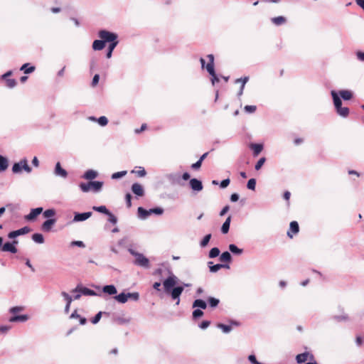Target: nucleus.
<instances>
[{
	"label": "nucleus",
	"instance_id": "nucleus-1",
	"mask_svg": "<svg viewBox=\"0 0 364 364\" xmlns=\"http://www.w3.org/2000/svg\"><path fill=\"white\" fill-rule=\"evenodd\" d=\"M178 282V278L172 272L170 275L163 282V286L166 294L171 296V299L176 301V304L178 305L180 303V296L184 290V287L191 286V284L182 283L181 285L176 286Z\"/></svg>",
	"mask_w": 364,
	"mask_h": 364
},
{
	"label": "nucleus",
	"instance_id": "nucleus-2",
	"mask_svg": "<svg viewBox=\"0 0 364 364\" xmlns=\"http://www.w3.org/2000/svg\"><path fill=\"white\" fill-rule=\"evenodd\" d=\"M333 105L336 113L341 117L346 118L349 115L350 110L347 107H342V101L336 91L332 90L331 92Z\"/></svg>",
	"mask_w": 364,
	"mask_h": 364
},
{
	"label": "nucleus",
	"instance_id": "nucleus-3",
	"mask_svg": "<svg viewBox=\"0 0 364 364\" xmlns=\"http://www.w3.org/2000/svg\"><path fill=\"white\" fill-rule=\"evenodd\" d=\"M129 253L135 257L134 264L136 266L141 267L146 269L150 267L149 260L143 254L137 252L132 249H129Z\"/></svg>",
	"mask_w": 364,
	"mask_h": 364
},
{
	"label": "nucleus",
	"instance_id": "nucleus-4",
	"mask_svg": "<svg viewBox=\"0 0 364 364\" xmlns=\"http://www.w3.org/2000/svg\"><path fill=\"white\" fill-rule=\"evenodd\" d=\"M164 209L161 207H156L146 210L142 207H139L137 212L139 218L144 220L147 218L151 214L162 215L164 213Z\"/></svg>",
	"mask_w": 364,
	"mask_h": 364
},
{
	"label": "nucleus",
	"instance_id": "nucleus-5",
	"mask_svg": "<svg viewBox=\"0 0 364 364\" xmlns=\"http://www.w3.org/2000/svg\"><path fill=\"white\" fill-rule=\"evenodd\" d=\"M22 170L27 173H31L32 168L28 166V161L26 158L21 159L20 161L15 163L12 166V171L14 173H18Z\"/></svg>",
	"mask_w": 364,
	"mask_h": 364
},
{
	"label": "nucleus",
	"instance_id": "nucleus-6",
	"mask_svg": "<svg viewBox=\"0 0 364 364\" xmlns=\"http://www.w3.org/2000/svg\"><path fill=\"white\" fill-rule=\"evenodd\" d=\"M98 36L106 43L118 42L117 35L115 33L108 31L107 30H100L98 32Z\"/></svg>",
	"mask_w": 364,
	"mask_h": 364
},
{
	"label": "nucleus",
	"instance_id": "nucleus-7",
	"mask_svg": "<svg viewBox=\"0 0 364 364\" xmlns=\"http://www.w3.org/2000/svg\"><path fill=\"white\" fill-rule=\"evenodd\" d=\"M73 293H80L81 295L85 296H97V294L87 287H83L81 284H77V287L72 290Z\"/></svg>",
	"mask_w": 364,
	"mask_h": 364
},
{
	"label": "nucleus",
	"instance_id": "nucleus-8",
	"mask_svg": "<svg viewBox=\"0 0 364 364\" xmlns=\"http://www.w3.org/2000/svg\"><path fill=\"white\" fill-rule=\"evenodd\" d=\"M53 173L55 176H58L62 178H66L68 175V171L61 166L60 162H57L55 164Z\"/></svg>",
	"mask_w": 364,
	"mask_h": 364
},
{
	"label": "nucleus",
	"instance_id": "nucleus-9",
	"mask_svg": "<svg viewBox=\"0 0 364 364\" xmlns=\"http://www.w3.org/2000/svg\"><path fill=\"white\" fill-rule=\"evenodd\" d=\"M92 214V212L75 213L73 221L74 223L85 221L90 218Z\"/></svg>",
	"mask_w": 364,
	"mask_h": 364
},
{
	"label": "nucleus",
	"instance_id": "nucleus-10",
	"mask_svg": "<svg viewBox=\"0 0 364 364\" xmlns=\"http://www.w3.org/2000/svg\"><path fill=\"white\" fill-rule=\"evenodd\" d=\"M30 230H31V229L28 227L26 226V227L20 228L17 230L10 232L8 234V237L10 239H14L15 237H16L18 236L25 235V234L29 232Z\"/></svg>",
	"mask_w": 364,
	"mask_h": 364
},
{
	"label": "nucleus",
	"instance_id": "nucleus-11",
	"mask_svg": "<svg viewBox=\"0 0 364 364\" xmlns=\"http://www.w3.org/2000/svg\"><path fill=\"white\" fill-rule=\"evenodd\" d=\"M208 266L209 267L210 272L212 273H215L222 268L230 269V265L228 264H213V262L211 261L208 262Z\"/></svg>",
	"mask_w": 364,
	"mask_h": 364
},
{
	"label": "nucleus",
	"instance_id": "nucleus-12",
	"mask_svg": "<svg viewBox=\"0 0 364 364\" xmlns=\"http://www.w3.org/2000/svg\"><path fill=\"white\" fill-rule=\"evenodd\" d=\"M43 212V208L39 207L36 208H33L31 210L29 214L25 216V218L28 221H32L36 219V218L40 215Z\"/></svg>",
	"mask_w": 364,
	"mask_h": 364
},
{
	"label": "nucleus",
	"instance_id": "nucleus-13",
	"mask_svg": "<svg viewBox=\"0 0 364 364\" xmlns=\"http://www.w3.org/2000/svg\"><path fill=\"white\" fill-rule=\"evenodd\" d=\"M17 240H14L13 242H7L2 247V251L4 252H9L11 253H16L17 249L14 246L15 244H17Z\"/></svg>",
	"mask_w": 364,
	"mask_h": 364
},
{
	"label": "nucleus",
	"instance_id": "nucleus-14",
	"mask_svg": "<svg viewBox=\"0 0 364 364\" xmlns=\"http://www.w3.org/2000/svg\"><path fill=\"white\" fill-rule=\"evenodd\" d=\"M190 186L192 190L196 191H200L203 189V184L201 181L197 178H192L189 181Z\"/></svg>",
	"mask_w": 364,
	"mask_h": 364
},
{
	"label": "nucleus",
	"instance_id": "nucleus-15",
	"mask_svg": "<svg viewBox=\"0 0 364 364\" xmlns=\"http://www.w3.org/2000/svg\"><path fill=\"white\" fill-rule=\"evenodd\" d=\"M102 292L109 296H115L117 293V288L113 284L105 285L102 289Z\"/></svg>",
	"mask_w": 364,
	"mask_h": 364
},
{
	"label": "nucleus",
	"instance_id": "nucleus-16",
	"mask_svg": "<svg viewBox=\"0 0 364 364\" xmlns=\"http://www.w3.org/2000/svg\"><path fill=\"white\" fill-rule=\"evenodd\" d=\"M132 191L137 196H143L144 195V190L143 186L138 183H134L132 184Z\"/></svg>",
	"mask_w": 364,
	"mask_h": 364
},
{
	"label": "nucleus",
	"instance_id": "nucleus-17",
	"mask_svg": "<svg viewBox=\"0 0 364 364\" xmlns=\"http://www.w3.org/2000/svg\"><path fill=\"white\" fill-rule=\"evenodd\" d=\"M299 231V226L296 221H292L289 225V230L287 232V235L290 237H293V235L291 234V232L294 234L298 233Z\"/></svg>",
	"mask_w": 364,
	"mask_h": 364
},
{
	"label": "nucleus",
	"instance_id": "nucleus-18",
	"mask_svg": "<svg viewBox=\"0 0 364 364\" xmlns=\"http://www.w3.org/2000/svg\"><path fill=\"white\" fill-rule=\"evenodd\" d=\"M310 355V359H314V355H310L308 352H304L303 353L299 354L296 356V360L298 363H305L307 360L309 356Z\"/></svg>",
	"mask_w": 364,
	"mask_h": 364
},
{
	"label": "nucleus",
	"instance_id": "nucleus-19",
	"mask_svg": "<svg viewBox=\"0 0 364 364\" xmlns=\"http://www.w3.org/2000/svg\"><path fill=\"white\" fill-rule=\"evenodd\" d=\"M56 220L54 218H50L46 220L42 224V230L45 232H49L51 230L52 226L55 223Z\"/></svg>",
	"mask_w": 364,
	"mask_h": 364
},
{
	"label": "nucleus",
	"instance_id": "nucleus-20",
	"mask_svg": "<svg viewBox=\"0 0 364 364\" xmlns=\"http://www.w3.org/2000/svg\"><path fill=\"white\" fill-rule=\"evenodd\" d=\"M28 319V316L26 314L23 315H14L9 318V321L14 322H25Z\"/></svg>",
	"mask_w": 364,
	"mask_h": 364
},
{
	"label": "nucleus",
	"instance_id": "nucleus-21",
	"mask_svg": "<svg viewBox=\"0 0 364 364\" xmlns=\"http://www.w3.org/2000/svg\"><path fill=\"white\" fill-rule=\"evenodd\" d=\"M90 184L91 186V190H92V191L95 193L100 192L103 186V182L97 181H90Z\"/></svg>",
	"mask_w": 364,
	"mask_h": 364
},
{
	"label": "nucleus",
	"instance_id": "nucleus-22",
	"mask_svg": "<svg viewBox=\"0 0 364 364\" xmlns=\"http://www.w3.org/2000/svg\"><path fill=\"white\" fill-rule=\"evenodd\" d=\"M338 96L344 100H350L353 97V93L348 90H342L339 91Z\"/></svg>",
	"mask_w": 364,
	"mask_h": 364
},
{
	"label": "nucleus",
	"instance_id": "nucleus-23",
	"mask_svg": "<svg viewBox=\"0 0 364 364\" xmlns=\"http://www.w3.org/2000/svg\"><path fill=\"white\" fill-rule=\"evenodd\" d=\"M98 173L96 171L89 169L86 171L83 175V178L87 180L95 179L97 176Z\"/></svg>",
	"mask_w": 364,
	"mask_h": 364
},
{
	"label": "nucleus",
	"instance_id": "nucleus-24",
	"mask_svg": "<svg viewBox=\"0 0 364 364\" xmlns=\"http://www.w3.org/2000/svg\"><path fill=\"white\" fill-rule=\"evenodd\" d=\"M250 148L253 151V155L257 156L263 149V145L261 144H251Z\"/></svg>",
	"mask_w": 364,
	"mask_h": 364
},
{
	"label": "nucleus",
	"instance_id": "nucleus-25",
	"mask_svg": "<svg viewBox=\"0 0 364 364\" xmlns=\"http://www.w3.org/2000/svg\"><path fill=\"white\" fill-rule=\"evenodd\" d=\"M105 47V41L101 40H95L92 43V49L94 50H101Z\"/></svg>",
	"mask_w": 364,
	"mask_h": 364
},
{
	"label": "nucleus",
	"instance_id": "nucleus-26",
	"mask_svg": "<svg viewBox=\"0 0 364 364\" xmlns=\"http://www.w3.org/2000/svg\"><path fill=\"white\" fill-rule=\"evenodd\" d=\"M231 222V216H228L225 221L223 223L222 227H221V232L223 234H227L230 230V225Z\"/></svg>",
	"mask_w": 364,
	"mask_h": 364
},
{
	"label": "nucleus",
	"instance_id": "nucleus-27",
	"mask_svg": "<svg viewBox=\"0 0 364 364\" xmlns=\"http://www.w3.org/2000/svg\"><path fill=\"white\" fill-rule=\"evenodd\" d=\"M200 308L201 309H205L207 308L206 302L203 299H196L193 303V308Z\"/></svg>",
	"mask_w": 364,
	"mask_h": 364
},
{
	"label": "nucleus",
	"instance_id": "nucleus-28",
	"mask_svg": "<svg viewBox=\"0 0 364 364\" xmlns=\"http://www.w3.org/2000/svg\"><path fill=\"white\" fill-rule=\"evenodd\" d=\"M219 259L222 262H230L232 260L231 254L225 251L220 255Z\"/></svg>",
	"mask_w": 364,
	"mask_h": 364
},
{
	"label": "nucleus",
	"instance_id": "nucleus-29",
	"mask_svg": "<svg viewBox=\"0 0 364 364\" xmlns=\"http://www.w3.org/2000/svg\"><path fill=\"white\" fill-rule=\"evenodd\" d=\"M114 299L121 304H124L128 301L127 293L124 292H122L118 295H115Z\"/></svg>",
	"mask_w": 364,
	"mask_h": 364
},
{
	"label": "nucleus",
	"instance_id": "nucleus-30",
	"mask_svg": "<svg viewBox=\"0 0 364 364\" xmlns=\"http://www.w3.org/2000/svg\"><path fill=\"white\" fill-rule=\"evenodd\" d=\"M9 166L8 159L2 155H0V171H5Z\"/></svg>",
	"mask_w": 364,
	"mask_h": 364
},
{
	"label": "nucleus",
	"instance_id": "nucleus-31",
	"mask_svg": "<svg viewBox=\"0 0 364 364\" xmlns=\"http://www.w3.org/2000/svg\"><path fill=\"white\" fill-rule=\"evenodd\" d=\"M207 58L209 60V63L206 65L207 71L213 72L214 68V55L213 54H209L207 55Z\"/></svg>",
	"mask_w": 364,
	"mask_h": 364
},
{
	"label": "nucleus",
	"instance_id": "nucleus-32",
	"mask_svg": "<svg viewBox=\"0 0 364 364\" xmlns=\"http://www.w3.org/2000/svg\"><path fill=\"white\" fill-rule=\"evenodd\" d=\"M229 250L234 255H240L242 254L243 250L239 248L237 245L235 244H230L229 245Z\"/></svg>",
	"mask_w": 364,
	"mask_h": 364
},
{
	"label": "nucleus",
	"instance_id": "nucleus-33",
	"mask_svg": "<svg viewBox=\"0 0 364 364\" xmlns=\"http://www.w3.org/2000/svg\"><path fill=\"white\" fill-rule=\"evenodd\" d=\"M119 42H113L109 44L107 52L106 53V57L107 58H110L112 55V52L114 49L117 47Z\"/></svg>",
	"mask_w": 364,
	"mask_h": 364
},
{
	"label": "nucleus",
	"instance_id": "nucleus-34",
	"mask_svg": "<svg viewBox=\"0 0 364 364\" xmlns=\"http://www.w3.org/2000/svg\"><path fill=\"white\" fill-rule=\"evenodd\" d=\"M32 240L36 242V243H38V244H42L44 242V237L42 234L41 233H34L33 235H32Z\"/></svg>",
	"mask_w": 364,
	"mask_h": 364
},
{
	"label": "nucleus",
	"instance_id": "nucleus-35",
	"mask_svg": "<svg viewBox=\"0 0 364 364\" xmlns=\"http://www.w3.org/2000/svg\"><path fill=\"white\" fill-rule=\"evenodd\" d=\"M92 209L95 210V211H97V212H99V213H103V214H105V215H107V214H109V210L106 208L105 205H100V206H93L92 207Z\"/></svg>",
	"mask_w": 364,
	"mask_h": 364
},
{
	"label": "nucleus",
	"instance_id": "nucleus-36",
	"mask_svg": "<svg viewBox=\"0 0 364 364\" xmlns=\"http://www.w3.org/2000/svg\"><path fill=\"white\" fill-rule=\"evenodd\" d=\"M28 65H29V63H25L21 66L20 70H23L24 73H26V74H29V73H33L35 70V67L30 66L29 68H28Z\"/></svg>",
	"mask_w": 364,
	"mask_h": 364
},
{
	"label": "nucleus",
	"instance_id": "nucleus-37",
	"mask_svg": "<svg viewBox=\"0 0 364 364\" xmlns=\"http://www.w3.org/2000/svg\"><path fill=\"white\" fill-rule=\"evenodd\" d=\"M220 251L219 248L213 247L208 253V257L210 259L215 258L220 255Z\"/></svg>",
	"mask_w": 364,
	"mask_h": 364
},
{
	"label": "nucleus",
	"instance_id": "nucleus-38",
	"mask_svg": "<svg viewBox=\"0 0 364 364\" xmlns=\"http://www.w3.org/2000/svg\"><path fill=\"white\" fill-rule=\"evenodd\" d=\"M272 21L277 26H280L286 22V18L284 16H277L272 18Z\"/></svg>",
	"mask_w": 364,
	"mask_h": 364
},
{
	"label": "nucleus",
	"instance_id": "nucleus-39",
	"mask_svg": "<svg viewBox=\"0 0 364 364\" xmlns=\"http://www.w3.org/2000/svg\"><path fill=\"white\" fill-rule=\"evenodd\" d=\"M208 304L210 307L212 308H215L216 307L219 303H220V300L218 299H216L215 297H209L208 299Z\"/></svg>",
	"mask_w": 364,
	"mask_h": 364
},
{
	"label": "nucleus",
	"instance_id": "nucleus-40",
	"mask_svg": "<svg viewBox=\"0 0 364 364\" xmlns=\"http://www.w3.org/2000/svg\"><path fill=\"white\" fill-rule=\"evenodd\" d=\"M211 234H208L204 236V237L202 239V240L200 242V245L201 247H205L208 245V242H210L211 239Z\"/></svg>",
	"mask_w": 364,
	"mask_h": 364
},
{
	"label": "nucleus",
	"instance_id": "nucleus-41",
	"mask_svg": "<svg viewBox=\"0 0 364 364\" xmlns=\"http://www.w3.org/2000/svg\"><path fill=\"white\" fill-rule=\"evenodd\" d=\"M217 327L220 328L225 333H228L232 331V327L230 326L223 323H218Z\"/></svg>",
	"mask_w": 364,
	"mask_h": 364
},
{
	"label": "nucleus",
	"instance_id": "nucleus-42",
	"mask_svg": "<svg viewBox=\"0 0 364 364\" xmlns=\"http://www.w3.org/2000/svg\"><path fill=\"white\" fill-rule=\"evenodd\" d=\"M80 188L82 192L87 193L91 190V186L90 182L88 183H81L80 184Z\"/></svg>",
	"mask_w": 364,
	"mask_h": 364
},
{
	"label": "nucleus",
	"instance_id": "nucleus-43",
	"mask_svg": "<svg viewBox=\"0 0 364 364\" xmlns=\"http://www.w3.org/2000/svg\"><path fill=\"white\" fill-rule=\"evenodd\" d=\"M127 299H130L133 301H138L139 299V294L138 292H128L127 293Z\"/></svg>",
	"mask_w": 364,
	"mask_h": 364
},
{
	"label": "nucleus",
	"instance_id": "nucleus-44",
	"mask_svg": "<svg viewBox=\"0 0 364 364\" xmlns=\"http://www.w3.org/2000/svg\"><path fill=\"white\" fill-rule=\"evenodd\" d=\"M126 174H127V171H122L114 173L112 175V179H119V178H121L124 177Z\"/></svg>",
	"mask_w": 364,
	"mask_h": 364
},
{
	"label": "nucleus",
	"instance_id": "nucleus-45",
	"mask_svg": "<svg viewBox=\"0 0 364 364\" xmlns=\"http://www.w3.org/2000/svg\"><path fill=\"white\" fill-rule=\"evenodd\" d=\"M256 186V180L255 178H250L247 183V188L250 190L254 191Z\"/></svg>",
	"mask_w": 364,
	"mask_h": 364
},
{
	"label": "nucleus",
	"instance_id": "nucleus-46",
	"mask_svg": "<svg viewBox=\"0 0 364 364\" xmlns=\"http://www.w3.org/2000/svg\"><path fill=\"white\" fill-rule=\"evenodd\" d=\"M248 80H249V77L248 76H245L244 79H243V84L241 85L240 90L237 92V96L238 97H240L243 94V90H244V88H245V85L248 82Z\"/></svg>",
	"mask_w": 364,
	"mask_h": 364
},
{
	"label": "nucleus",
	"instance_id": "nucleus-47",
	"mask_svg": "<svg viewBox=\"0 0 364 364\" xmlns=\"http://www.w3.org/2000/svg\"><path fill=\"white\" fill-rule=\"evenodd\" d=\"M203 315V311L201 309H197L193 311L192 316L193 319H197Z\"/></svg>",
	"mask_w": 364,
	"mask_h": 364
},
{
	"label": "nucleus",
	"instance_id": "nucleus-48",
	"mask_svg": "<svg viewBox=\"0 0 364 364\" xmlns=\"http://www.w3.org/2000/svg\"><path fill=\"white\" fill-rule=\"evenodd\" d=\"M167 178L172 183L178 182L180 180V176L178 174L171 173V174H169L167 176Z\"/></svg>",
	"mask_w": 364,
	"mask_h": 364
},
{
	"label": "nucleus",
	"instance_id": "nucleus-49",
	"mask_svg": "<svg viewBox=\"0 0 364 364\" xmlns=\"http://www.w3.org/2000/svg\"><path fill=\"white\" fill-rule=\"evenodd\" d=\"M55 214V210L54 209H48L43 212V216L48 219H50L49 218L54 216Z\"/></svg>",
	"mask_w": 364,
	"mask_h": 364
},
{
	"label": "nucleus",
	"instance_id": "nucleus-50",
	"mask_svg": "<svg viewBox=\"0 0 364 364\" xmlns=\"http://www.w3.org/2000/svg\"><path fill=\"white\" fill-rule=\"evenodd\" d=\"M208 73L211 75L212 78H211V82H212V84L214 85L215 82H219V78L217 76L215 72V69L213 68V72L212 71H208Z\"/></svg>",
	"mask_w": 364,
	"mask_h": 364
},
{
	"label": "nucleus",
	"instance_id": "nucleus-51",
	"mask_svg": "<svg viewBox=\"0 0 364 364\" xmlns=\"http://www.w3.org/2000/svg\"><path fill=\"white\" fill-rule=\"evenodd\" d=\"M114 321L119 324H125L129 323L130 320L129 318H123V317H116Z\"/></svg>",
	"mask_w": 364,
	"mask_h": 364
},
{
	"label": "nucleus",
	"instance_id": "nucleus-52",
	"mask_svg": "<svg viewBox=\"0 0 364 364\" xmlns=\"http://www.w3.org/2000/svg\"><path fill=\"white\" fill-rule=\"evenodd\" d=\"M266 161V159L264 157H262L260 158L258 161L257 162V164H255V170L258 171L259 170L262 166H263V164H264Z\"/></svg>",
	"mask_w": 364,
	"mask_h": 364
},
{
	"label": "nucleus",
	"instance_id": "nucleus-53",
	"mask_svg": "<svg viewBox=\"0 0 364 364\" xmlns=\"http://www.w3.org/2000/svg\"><path fill=\"white\" fill-rule=\"evenodd\" d=\"M333 319L336 320L337 321H347L349 318L347 314H343L340 316H334Z\"/></svg>",
	"mask_w": 364,
	"mask_h": 364
},
{
	"label": "nucleus",
	"instance_id": "nucleus-54",
	"mask_svg": "<svg viewBox=\"0 0 364 364\" xmlns=\"http://www.w3.org/2000/svg\"><path fill=\"white\" fill-rule=\"evenodd\" d=\"M97 122L99 123V124L102 127H105L107 124L108 123V119L105 116H102L100 117H99L97 119Z\"/></svg>",
	"mask_w": 364,
	"mask_h": 364
},
{
	"label": "nucleus",
	"instance_id": "nucleus-55",
	"mask_svg": "<svg viewBox=\"0 0 364 364\" xmlns=\"http://www.w3.org/2000/svg\"><path fill=\"white\" fill-rule=\"evenodd\" d=\"M61 296H63V298L66 301V304H71L72 303L73 298H72L71 296L69 295V294H68L65 291H62L61 292Z\"/></svg>",
	"mask_w": 364,
	"mask_h": 364
},
{
	"label": "nucleus",
	"instance_id": "nucleus-56",
	"mask_svg": "<svg viewBox=\"0 0 364 364\" xmlns=\"http://www.w3.org/2000/svg\"><path fill=\"white\" fill-rule=\"evenodd\" d=\"M102 314H103V313H102V311L98 312V313H97V314H96V315H95V316L92 318L91 322H92L93 324H96V323H97L100 321V318H101V317H102Z\"/></svg>",
	"mask_w": 364,
	"mask_h": 364
},
{
	"label": "nucleus",
	"instance_id": "nucleus-57",
	"mask_svg": "<svg viewBox=\"0 0 364 364\" xmlns=\"http://www.w3.org/2000/svg\"><path fill=\"white\" fill-rule=\"evenodd\" d=\"M107 215L109 216L108 220L109 223H112L113 225L117 224L118 220L117 218L114 214L109 212V214H107Z\"/></svg>",
	"mask_w": 364,
	"mask_h": 364
},
{
	"label": "nucleus",
	"instance_id": "nucleus-58",
	"mask_svg": "<svg viewBox=\"0 0 364 364\" xmlns=\"http://www.w3.org/2000/svg\"><path fill=\"white\" fill-rule=\"evenodd\" d=\"M6 86L9 88H13L16 85L15 79H6Z\"/></svg>",
	"mask_w": 364,
	"mask_h": 364
},
{
	"label": "nucleus",
	"instance_id": "nucleus-59",
	"mask_svg": "<svg viewBox=\"0 0 364 364\" xmlns=\"http://www.w3.org/2000/svg\"><path fill=\"white\" fill-rule=\"evenodd\" d=\"M70 246L71 247L77 246L79 247H85V245L82 241L75 240V241H73L70 242Z\"/></svg>",
	"mask_w": 364,
	"mask_h": 364
},
{
	"label": "nucleus",
	"instance_id": "nucleus-60",
	"mask_svg": "<svg viewBox=\"0 0 364 364\" xmlns=\"http://www.w3.org/2000/svg\"><path fill=\"white\" fill-rule=\"evenodd\" d=\"M257 107L255 105H246L244 108L245 111L248 113H253L255 112Z\"/></svg>",
	"mask_w": 364,
	"mask_h": 364
},
{
	"label": "nucleus",
	"instance_id": "nucleus-61",
	"mask_svg": "<svg viewBox=\"0 0 364 364\" xmlns=\"http://www.w3.org/2000/svg\"><path fill=\"white\" fill-rule=\"evenodd\" d=\"M126 204L128 208L132 206V195L130 193H127L125 196Z\"/></svg>",
	"mask_w": 364,
	"mask_h": 364
},
{
	"label": "nucleus",
	"instance_id": "nucleus-62",
	"mask_svg": "<svg viewBox=\"0 0 364 364\" xmlns=\"http://www.w3.org/2000/svg\"><path fill=\"white\" fill-rule=\"evenodd\" d=\"M100 75L98 74H95L92 78L91 85L92 87H95L99 82Z\"/></svg>",
	"mask_w": 364,
	"mask_h": 364
},
{
	"label": "nucleus",
	"instance_id": "nucleus-63",
	"mask_svg": "<svg viewBox=\"0 0 364 364\" xmlns=\"http://www.w3.org/2000/svg\"><path fill=\"white\" fill-rule=\"evenodd\" d=\"M230 179L229 178H226V179H224L220 183V186L221 188H225L226 187L228 186V185L230 184Z\"/></svg>",
	"mask_w": 364,
	"mask_h": 364
},
{
	"label": "nucleus",
	"instance_id": "nucleus-64",
	"mask_svg": "<svg viewBox=\"0 0 364 364\" xmlns=\"http://www.w3.org/2000/svg\"><path fill=\"white\" fill-rule=\"evenodd\" d=\"M355 54L359 60L364 62V52L357 51Z\"/></svg>",
	"mask_w": 364,
	"mask_h": 364
}]
</instances>
